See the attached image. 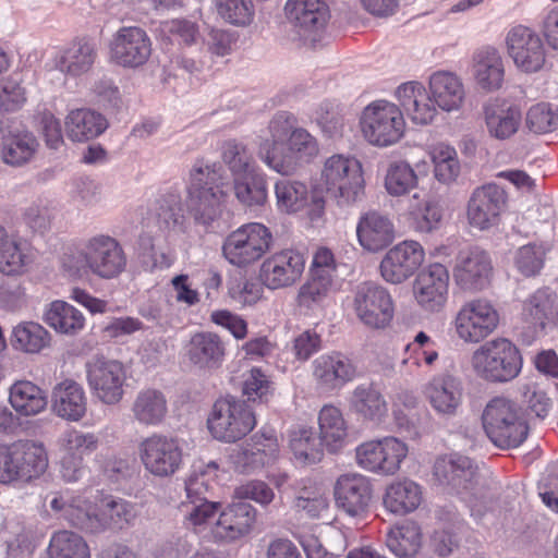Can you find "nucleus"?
Segmentation results:
<instances>
[{
    "mask_svg": "<svg viewBox=\"0 0 558 558\" xmlns=\"http://www.w3.org/2000/svg\"><path fill=\"white\" fill-rule=\"evenodd\" d=\"M319 153L316 138L289 112H279L270 120L267 134L260 137L257 156L270 170L294 174Z\"/></svg>",
    "mask_w": 558,
    "mask_h": 558,
    "instance_id": "nucleus-1",
    "label": "nucleus"
},
{
    "mask_svg": "<svg viewBox=\"0 0 558 558\" xmlns=\"http://www.w3.org/2000/svg\"><path fill=\"white\" fill-rule=\"evenodd\" d=\"M128 259L117 239L96 234L80 246L63 254L61 268L71 279H87L92 276L111 280L126 268Z\"/></svg>",
    "mask_w": 558,
    "mask_h": 558,
    "instance_id": "nucleus-2",
    "label": "nucleus"
},
{
    "mask_svg": "<svg viewBox=\"0 0 558 558\" xmlns=\"http://www.w3.org/2000/svg\"><path fill=\"white\" fill-rule=\"evenodd\" d=\"M228 199V182L220 168L198 159L192 166L185 187L184 206L194 222L209 227L222 217Z\"/></svg>",
    "mask_w": 558,
    "mask_h": 558,
    "instance_id": "nucleus-3",
    "label": "nucleus"
},
{
    "mask_svg": "<svg viewBox=\"0 0 558 558\" xmlns=\"http://www.w3.org/2000/svg\"><path fill=\"white\" fill-rule=\"evenodd\" d=\"M523 356L518 345L506 337H495L480 344L471 354L473 374L488 384H508L520 376Z\"/></svg>",
    "mask_w": 558,
    "mask_h": 558,
    "instance_id": "nucleus-4",
    "label": "nucleus"
},
{
    "mask_svg": "<svg viewBox=\"0 0 558 558\" xmlns=\"http://www.w3.org/2000/svg\"><path fill=\"white\" fill-rule=\"evenodd\" d=\"M481 420L486 436L500 449L517 448L527 438L529 424L524 410L508 397L497 396L488 400Z\"/></svg>",
    "mask_w": 558,
    "mask_h": 558,
    "instance_id": "nucleus-5",
    "label": "nucleus"
},
{
    "mask_svg": "<svg viewBox=\"0 0 558 558\" xmlns=\"http://www.w3.org/2000/svg\"><path fill=\"white\" fill-rule=\"evenodd\" d=\"M319 184L339 206H352L365 196L363 166L354 157L335 154L323 162Z\"/></svg>",
    "mask_w": 558,
    "mask_h": 558,
    "instance_id": "nucleus-6",
    "label": "nucleus"
},
{
    "mask_svg": "<svg viewBox=\"0 0 558 558\" xmlns=\"http://www.w3.org/2000/svg\"><path fill=\"white\" fill-rule=\"evenodd\" d=\"M48 469V454L43 444L20 440L0 444V484L29 483Z\"/></svg>",
    "mask_w": 558,
    "mask_h": 558,
    "instance_id": "nucleus-7",
    "label": "nucleus"
},
{
    "mask_svg": "<svg viewBox=\"0 0 558 558\" xmlns=\"http://www.w3.org/2000/svg\"><path fill=\"white\" fill-rule=\"evenodd\" d=\"M359 125L363 138L379 148L399 143L407 130L402 109L386 99L374 100L365 106L361 111Z\"/></svg>",
    "mask_w": 558,
    "mask_h": 558,
    "instance_id": "nucleus-8",
    "label": "nucleus"
},
{
    "mask_svg": "<svg viewBox=\"0 0 558 558\" xmlns=\"http://www.w3.org/2000/svg\"><path fill=\"white\" fill-rule=\"evenodd\" d=\"M500 325V313L485 298L464 302L454 314L451 327L454 336L465 344H482Z\"/></svg>",
    "mask_w": 558,
    "mask_h": 558,
    "instance_id": "nucleus-9",
    "label": "nucleus"
},
{
    "mask_svg": "<svg viewBox=\"0 0 558 558\" xmlns=\"http://www.w3.org/2000/svg\"><path fill=\"white\" fill-rule=\"evenodd\" d=\"M257 421L251 407L233 397L218 399L208 415L207 427L211 436L232 444L248 435Z\"/></svg>",
    "mask_w": 558,
    "mask_h": 558,
    "instance_id": "nucleus-10",
    "label": "nucleus"
},
{
    "mask_svg": "<svg viewBox=\"0 0 558 558\" xmlns=\"http://www.w3.org/2000/svg\"><path fill=\"white\" fill-rule=\"evenodd\" d=\"M355 462L364 471L391 476L397 474L409 454L408 444L395 436L361 442L354 450Z\"/></svg>",
    "mask_w": 558,
    "mask_h": 558,
    "instance_id": "nucleus-11",
    "label": "nucleus"
},
{
    "mask_svg": "<svg viewBox=\"0 0 558 558\" xmlns=\"http://www.w3.org/2000/svg\"><path fill=\"white\" fill-rule=\"evenodd\" d=\"M433 476L438 485L458 495L477 496L486 483L478 465L460 453L438 457L434 462Z\"/></svg>",
    "mask_w": 558,
    "mask_h": 558,
    "instance_id": "nucleus-12",
    "label": "nucleus"
},
{
    "mask_svg": "<svg viewBox=\"0 0 558 558\" xmlns=\"http://www.w3.org/2000/svg\"><path fill=\"white\" fill-rule=\"evenodd\" d=\"M272 233L263 223L248 222L233 230L225 240V258L238 267L259 260L271 247Z\"/></svg>",
    "mask_w": 558,
    "mask_h": 558,
    "instance_id": "nucleus-13",
    "label": "nucleus"
},
{
    "mask_svg": "<svg viewBox=\"0 0 558 558\" xmlns=\"http://www.w3.org/2000/svg\"><path fill=\"white\" fill-rule=\"evenodd\" d=\"M505 47L514 68L524 74L543 70L547 49L543 37L532 27L517 24L505 36Z\"/></svg>",
    "mask_w": 558,
    "mask_h": 558,
    "instance_id": "nucleus-14",
    "label": "nucleus"
},
{
    "mask_svg": "<svg viewBox=\"0 0 558 558\" xmlns=\"http://www.w3.org/2000/svg\"><path fill=\"white\" fill-rule=\"evenodd\" d=\"M85 368L87 384L98 401L114 405L123 399L128 369L122 362L94 356L87 361Z\"/></svg>",
    "mask_w": 558,
    "mask_h": 558,
    "instance_id": "nucleus-15",
    "label": "nucleus"
},
{
    "mask_svg": "<svg viewBox=\"0 0 558 558\" xmlns=\"http://www.w3.org/2000/svg\"><path fill=\"white\" fill-rule=\"evenodd\" d=\"M138 457L144 469L156 477L173 475L183 461L179 440L161 433H153L141 440Z\"/></svg>",
    "mask_w": 558,
    "mask_h": 558,
    "instance_id": "nucleus-16",
    "label": "nucleus"
},
{
    "mask_svg": "<svg viewBox=\"0 0 558 558\" xmlns=\"http://www.w3.org/2000/svg\"><path fill=\"white\" fill-rule=\"evenodd\" d=\"M425 258V248L418 241L403 240L385 253L379 263V275L389 284H403L423 269Z\"/></svg>",
    "mask_w": 558,
    "mask_h": 558,
    "instance_id": "nucleus-17",
    "label": "nucleus"
},
{
    "mask_svg": "<svg viewBox=\"0 0 558 558\" xmlns=\"http://www.w3.org/2000/svg\"><path fill=\"white\" fill-rule=\"evenodd\" d=\"M449 271L440 263L421 269L412 282V296L424 313L437 314L445 310L449 299Z\"/></svg>",
    "mask_w": 558,
    "mask_h": 558,
    "instance_id": "nucleus-18",
    "label": "nucleus"
},
{
    "mask_svg": "<svg viewBox=\"0 0 558 558\" xmlns=\"http://www.w3.org/2000/svg\"><path fill=\"white\" fill-rule=\"evenodd\" d=\"M276 205L279 211L296 214L303 211L311 222L325 215L326 201L317 189L310 190L300 181L279 180L275 183Z\"/></svg>",
    "mask_w": 558,
    "mask_h": 558,
    "instance_id": "nucleus-19",
    "label": "nucleus"
},
{
    "mask_svg": "<svg viewBox=\"0 0 558 558\" xmlns=\"http://www.w3.org/2000/svg\"><path fill=\"white\" fill-rule=\"evenodd\" d=\"M151 46V39L145 29L123 26L114 33L110 41V60L124 69H138L149 60Z\"/></svg>",
    "mask_w": 558,
    "mask_h": 558,
    "instance_id": "nucleus-20",
    "label": "nucleus"
},
{
    "mask_svg": "<svg viewBox=\"0 0 558 558\" xmlns=\"http://www.w3.org/2000/svg\"><path fill=\"white\" fill-rule=\"evenodd\" d=\"M353 305L359 319L377 329L389 325L395 313L390 292L374 282H364L357 287Z\"/></svg>",
    "mask_w": 558,
    "mask_h": 558,
    "instance_id": "nucleus-21",
    "label": "nucleus"
},
{
    "mask_svg": "<svg viewBox=\"0 0 558 558\" xmlns=\"http://www.w3.org/2000/svg\"><path fill=\"white\" fill-rule=\"evenodd\" d=\"M305 269L304 255L295 250L286 248L268 256L260 265L259 279L269 290L294 286Z\"/></svg>",
    "mask_w": 558,
    "mask_h": 558,
    "instance_id": "nucleus-22",
    "label": "nucleus"
},
{
    "mask_svg": "<svg viewBox=\"0 0 558 558\" xmlns=\"http://www.w3.org/2000/svg\"><path fill=\"white\" fill-rule=\"evenodd\" d=\"M100 496L84 490L76 494H60L50 501L51 509L72 526L96 534Z\"/></svg>",
    "mask_w": 558,
    "mask_h": 558,
    "instance_id": "nucleus-23",
    "label": "nucleus"
},
{
    "mask_svg": "<svg viewBox=\"0 0 558 558\" xmlns=\"http://www.w3.org/2000/svg\"><path fill=\"white\" fill-rule=\"evenodd\" d=\"M423 393L437 415L452 417L462 407L464 388L459 376L442 372L434 375L426 383Z\"/></svg>",
    "mask_w": 558,
    "mask_h": 558,
    "instance_id": "nucleus-24",
    "label": "nucleus"
},
{
    "mask_svg": "<svg viewBox=\"0 0 558 558\" xmlns=\"http://www.w3.org/2000/svg\"><path fill=\"white\" fill-rule=\"evenodd\" d=\"M506 207V194L496 184H486L472 193L468 206L466 218L472 228L488 230L500 221Z\"/></svg>",
    "mask_w": 558,
    "mask_h": 558,
    "instance_id": "nucleus-25",
    "label": "nucleus"
},
{
    "mask_svg": "<svg viewBox=\"0 0 558 558\" xmlns=\"http://www.w3.org/2000/svg\"><path fill=\"white\" fill-rule=\"evenodd\" d=\"M372 495V482L361 473L341 474L333 484L336 507L352 518L360 517L367 511Z\"/></svg>",
    "mask_w": 558,
    "mask_h": 558,
    "instance_id": "nucleus-26",
    "label": "nucleus"
},
{
    "mask_svg": "<svg viewBox=\"0 0 558 558\" xmlns=\"http://www.w3.org/2000/svg\"><path fill=\"white\" fill-rule=\"evenodd\" d=\"M255 509L247 502L234 501L223 509L210 529L215 542H232L246 535L255 523Z\"/></svg>",
    "mask_w": 558,
    "mask_h": 558,
    "instance_id": "nucleus-27",
    "label": "nucleus"
},
{
    "mask_svg": "<svg viewBox=\"0 0 558 558\" xmlns=\"http://www.w3.org/2000/svg\"><path fill=\"white\" fill-rule=\"evenodd\" d=\"M37 258L33 245L0 227V274L20 277L31 270Z\"/></svg>",
    "mask_w": 558,
    "mask_h": 558,
    "instance_id": "nucleus-28",
    "label": "nucleus"
},
{
    "mask_svg": "<svg viewBox=\"0 0 558 558\" xmlns=\"http://www.w3.org/2000/svg\"><path fill=\"white\" fill-rule=\"evenodd\" d=\"M312 375L320 390L333 391L352 381L356 376V368L349 357L333 352L322 354L313 361Z\"/></svg>",
    "mask_w": 558,
    "mask_h": 558,
    "instance_id": "nucleus-29",
    "label": "nucleus"
},
{
    "mask_svg": "<svg viewBox=\"0 0 558 558\" xmlns=\"http://www.w3.org/2000/svg\"><path fill=\"white\" fill-rule=\"evenodd\" d=\"M483 117L487 134L498 141L514 136L522 122L521 108L501 98L486 102L483 107Z\"/></svg>",
    "mask_w": 558,
    "mask_h": 558,
    "instance_id": "nucleus-30",
    "label": "nucleus"
},
{
    "mask_svg": "<svg viewBox=\"0 0 558 558\" xmlns=\"http://www.w3.org/2000/svg\"><path fill=\"white\" fill-rule=\"evenodd\" d=\"M453 277L456 283L464 291H483L489 286L493 277L490 256L483 250H471L457 264Z\"/></svg>",
    "mask_w": 558,
    "mask_h": 558,
    "instance_id": "nucleus-31",
    "label": "nucleus"
},
{
    "mask_svg": "<svg viewBox=\"0 0 558 558\" xmlns=\"http://www.w3.org/2000/svg\"><path fill=\"white\" fill-rule=\"evenodd\" d=\"M395 96L399 107L414 124H430L438 114L429 92L421 82L410 81L399 85Z\"/></svg>",
    "mask_w": 558,
    "mask_h": 558,
    "instance_id": "nucleus-32",
    "label": "nucleus"
},
{
    "mask_svg": "<svg viewBox=\"0 0 558 558\" xmlns=\"http://www.w3.org/2000/svg\"><path fill=\"white\" fill-rule=\"evenodd\" d=\"M437 111L456 112L463 108L466 99L462 78L450 71L438 70L428 77V88Z\"/></svg>",
    "mask_w": 558,
    "mask_h": 558,
    "instance_id": "nucleus-33",
    "label": "nucleus"
},
{
    "mask_svg": "<svg viewBox=\"0 0 558 558\" xmlns=\"http://www.w3.org/2000/svg\"><path fill=\"white\" fill-rule=\"evenodd\" d=\"M472 75L476 85L488 93L499 90L505 82V61L494 46H483L472 56Z\"/></svg>",
    "mask_w": 558,
    "mask_h": 558,
    "instance_id": "nucleus-34",
    "label": "nucleus"
},
{
    "mask_svg": "<svg viewBox=\"0 0 558 558\" xmlns=\"http://www.w3.org/2000/svg\"><path fill=\"white\" fill-rule=\"evenodd\" d=\"M185 350L190 363L205 371L219 368L227 353L225 341L211 331H198L192 335Z\"/></svg>",
    "mask_w": 558,
    "mask_h": 558,
    "instance_id": "nucleus-35",
    "label": "nucleus"
},
{
    "mask_svg": "<svg viewBox=\"0 0 558 558\" xmlns=\"http://www.w3.org/2000/svg\"><path fill=\"white\" fill-rule=\"evenodd\" d=\"M521 316L534 336L539 335L548 327L558 325L556 294L547 289L535 291L523 302Z\"/></svg>",
    "mask_w": 558,
    "mask_h": 558,
    "instance_id": "nucleus-36",
    "label": "nucleus"
},
{
    "mask_svg": "<svg viewBox=\"0 0 558 558\" xmlns=\"http://www.w3.org/2000/svg\"><path fill=\"white\" fill-rule=\"evenodd\" d=\"M51 409L62 420L81 421L87 412V397L83 386L70 378L56 384L51 392Z\"/></svg>",
    "mask_w": 558,
    "mask_h": 558,
    "instance_id": "nucleus-37",
    "label": "nucleus"
},
{
    "mask_svg": "<svg viewBox=\"0 0 558 558\" xmlns=\"http://www.w3.org/2000/svg\"><path fill=\"white\" fill-rule=\"evenodd\" d=\"M356 236L363 250L376 253L393 241L395 227L386 215L369 210L360 216L356 223Z\"/></svg>",
    "mask_w": 558,
    "mask_h": 558,
    "instance_id": "nucleus-38",
    "label": "nucleus"
},
{
    "mask_svg": "<svg viewBox=\"0 0 558 558\" xmlns=\"http://www.w3.org/2000/svg\"><path fill=\"white\" fill-rule=\"evenodd\" d=\"M96 58L95 45L86 39H77L56 54L54 68L65 76L80 77L92 70Z\"/></svg>",
    "mask_w": 558,
    "mask_h": 558,
    "instance_id": "nucleus-39",
    "label": "nucleus"
},
{
    "mask_svg": "<svg viewBox=\"0 0 558 558\" xmlns=\"http://www.w3.org/2000/svg\"><path fill=\"white\" fill-rule=\"evenodd\" d=\"M350 408L364 422L380 424L386 421L389 404L381 390L373 385L356 386L350 397Z\"/></svg>",
    "mask_w": 558,
    "mask_h": 558,
    "instance_id": "nucleus-40",
    "label": "nucleus"
},
{
    "mask_svg": "<svg viewBox=\"0 0 558 558\" xmlns=\"http://www.w3.org/2000/svg\"><path fill=\"white\" fill-rule=\"evenodd\" d=\"M107 128L106 117L89 108L72 109L64 119V132L72 142L84 143L94 140Z\"/></svg>",
    "mask_w": 558,
    "mask_h": 558,
    "instance_id": "nucleus-41",
    "label": "nucleus"
},
{
    "mask_svg": "<svg viewBox=\"0 0 558 558\" xmlns=\"http://www.w3.org/2000/svg\"><path fill=\"white\" fill-rule=\"evenodd\" d=\"M339 290L338 279L308 274L306 281L299 288L295 300L299 307L314 313L330 305Z\"/></svg>",
    "mask_w": 558,
    "mask_h": 558,
    "instance_id": "nucleus-42",
    "label": "nucleus"
},
{
    "mask_svg": "<svg viewBox=\"0 0 558 558\" xmlns=\"http://www.w3.org/2000/svg\"><path fill=\"white\" fill-rule=\"evenodd\" d=\"M422 500V487L409 478L391 482L387 485L383 496L385 509L398 515H405L415 511Z\"/></svg>",
    "mask_w": 558,
    "mask_h": 558,
    "instance_id": "nucleus-43",
    "label": "nucleus"
},
{
    "mask_svg": "<svg viewBox=\"0 0 558 558\" xmlns=\"http://www.w3.org/2000/svg\"><path fill=\"white\" fill-rule=\"evenodd\" d=\"M319 439L329 452L344 448L349 438V426L342 411L332 404H325L317 416Z\"/></svg>",
    "mask_w": 558,
    "mask_h": 558,
    "instance_id": "nucleus-44",
    "label": "nucleus"
},
{
    "mask_svg": "<svg viewBox=\"0 0 558 558\" xmlns=\"http://www.w3.org/2000/svg\"><path fill=\"white\" fill-rule=\"evenodd\" d=\"M9 403L19 416L31 417L46 410L48 398L37 384L21 379L10 386Z\"/></svg>",
    "mask_w": 558,
    "mask_h": 558,
    "instance_id": "nucleus-45",
    "label": "nucleus"
},
{
    "mask_svg": "<svg viewBox=\"0 0 558 558\" xmlns=\"http://www.w3.org/2000/svg\"><path fill=\"white\" fill-rule=\"evenodd\" d=\"M131 411L140 425L159 426L168 415V401L162 391L145 388L135 396Z\"/></svg>",
    "mask_w": 558,
    "mask_h": 558,
    "instance_id": "nucleus-46",
    "label": "nucleus"
},
{
    "mask_svg": "<svg viewBox=\"0 0 558 558\" xmlns=\"http://www.w3.org/2000/svg\"><path fill=\"white\" fill-rule=\"evenodd\" d=\"M286 11L289 19L306 33L324 28L329 19L324 0H288Z\"/></svg>",
    "mask_w": 558,
    "mask_h": 558,
    "instance_id": "nucleus-47",
    "label": "nucleus"
},
{
    "mask_svg": "<svg viewBox=\"0 0 558 558\" xmlns=\"http://www.w3.org/2000/svg\"><path fill=\"white\" fill-rule=\"evenodd\" d=\"M44 322L56 332L65 336H76L86 324L85 316L72 304L56 300L46 306Z\"/></svg>",
    "mask_w": 558,
    "mask_h": 558,
    "instance_id": "nucleus-48",
    "label": "nucleus"
},
{
    "mask_svg": "<svg viewBox=\"0 0 558 558\" xmlns=\"http://www.w3.org/2000/svg\"><path fill=\"white\" fill-rule=\"evenodd\" d=\"M98 509L96 534L107 530H122L136 517L133 504L112 496L100 497Z\"/></svg>",
    "mask_w": 558,
    "mask_h": 558,
    "instance_id": "nucleus-49",
    "label": "nucleus"
},
{
    "mask_svg": "<svg viewBox=\"0 0 558 558\" xmlns=\"http://www.w3.org/2000/svg\"><path fill=\"white\" fill-rule=\"evenodd\" d=\"M236 201L245 207L263 206L268 197L267 175L262 168L232 180Z\"/></svg>",
    "mask_w": 558,
    "mask_h": 558,
    "instance_id": "nucleus-50",
    "label": "nucleus"
},
{
    "mask_svg": "<svg viewBox=\"0 0 558 558\" xmlns=\"http://www.w3.org/2000/svg\"><path fill=\"white\" fill-rule=\"evenodd\" d=\"M11 344L25 354H39L50 347L51 335L39 323L21 322L12 329Z\"/></svg>",
    "mask_w": 558,
    "mask_h": 558,
    "instance_id": "nucleus-51",
    "label": "nucleus"
},
{
    "mask_svg": "<svg viewBox=\"0 0 558 558\" xmlns=\"http://www.w3.org/2000/svg\"><path fill=\"white\" fill-rule=\"evenodd\" d=\"M39 143L28 131L10 132L2 137L0 155L2 160L11 166H22L28 162L38 149Z\"/></svg>",
    "mask_w": 558,
    "mask_h": 558,
    "instance_id": "nucleus-52",
    "label": "nucleus"
},
{
    "mask_svg": "<svg viewBox=\"0 0 558 558\" xmlns=\"http://www.w3.org/2000/svg\"><path fill=\"white\" fill-rule=\"evenodd\" d=\"M289 449L301 464H314L323 458L322 440L311 426L299 425L289 432Z\"/></svg>",
    "mask_w": 558,
    "mask_h": 558,
    "instance_id": "nucleus-53",
    "label": "nucleus"
},
{
    "mask_svg": "<svg viewBox=\"0 0 558 558\" xmlns=\"http://www.w3.org/2000/svg\"><path fill=\"white\" fill-rule=\"evenodd\" d=\"M100 438L93 432H84L75 427L65 429L57 439L58 453L82 459L96 452Z\"/></svg>",
    "mask_w": 558,
    "mask_h": 558,
    "instance_id": "nucleus-54",
    "label": "nucleus"
},
{
    "mask_svg": "<svg viewBox=\"0 0 558 558\" xmlns=\"http://www.w3.org/2000/svg\"><path fill=\"white\" fill-rule=\"evenodd\" d=\"M221 160L231 180L260 168L248 146L235 140L222 144Z\"/></svg>",
    "mask_w": 558,
    "mask_h": 558,
    "instance_id": "nucleus-55",
    "label": "nucleus"
},
{
    "mask_svg": "<svg viewBox=\"0 0 558 558\" xmlns=\"http://www.w3.org/2000/svg\"><path fill=\"white\" fill-rule=\"evenodd\" d=\"M429 157L434 168L435 179L442 184L457 181L461 165L456 148L446 143H436L429 148Z\"/></svg>",
    "mask_w": 558,
    "mask_h": 558,
    "instance_id": "nucleus-56",
    "label": "nucleus"
},
{
    "mask_svg": "<svg viewBox=\"0 0 558 558\" xmlns=\"http://www.w3.org/2000/svg\"><path fill=\"white\" fill-rule=\"evenodd\" d=\"M421 530L414 522H405L390 529L386 537L387 547L400 558L416 555L421 548Z\"/></svg>",
    "mask_w": 558,
    "mask_h": 558,
    "instance_id": "nucleus-57",
    "label": "nucleus"
},
{
    "mask_svg": "<svg viewBox=\"0 0 558 558\" xmlns=\"http://www.w3.org/2000/svg\"><path fill=\"white\" fill-rule=\"evenodd\" d=\"M418 175L405 160L389 163L385 174V189L391 196H403L416 189Z\"/></svg>",
    "mask_w": 558,
    "mask_h": 558,
    "instance_id": "nucleus-58",
    "label": "nucleus"
},
{
    "mask_svg": "<svg viewBox=\"0 0 558 558\" xmlns=\"http://www.w3.org/2000/svg\"><path fill=\"white\" fill-rule=\"evenodd\" d=\"M48 556L49 558H90V553L81 535L63 530L52 534Z\"/></svg>",
    "mask_w": 558,
    "mask_h": 558,
    "instance_id": "nucleus-59",
    "label": "nucleus"
},
{
    "mask_svg": "<svg viewBox=\"0 0 558 558\" xmlns=\"http://www.w3.org/2000/svg\"><path fill=\"white\" fill-rule=\"evenodd\" d=\"M220 508V502L209 501L208 499L195 504H180L184 523L196 533L210 531Z\"/></svg>",
    "mask_w": 558,
    "mask_h": 558,
    "instance_id": "nucleus-60",
    "label": "nucleus"
},
{
    "mask_svg": "<svg viewBox=\"0 0 558 558\" xmlns=\"http://www.w3.org/2000/svg\"><path fill=\"white\" fill-rule=\"evenodd\" d=\"M218 15L235 27H248L255 20V5L252 0H216Z\"/></svg>",
    "mask_w": 558,
    "mask_h": 558,
    "instance_id": "nucleus-61",
    "label": "nucleus"
},
{
    "mask_svg": "<svg viewBox=\"0 0 558 558\" xmlns=\"http://www.w3.org/2000/svg\"><path fill=\"white\" fill-rule=\"evenodd\" d=\"M229 460L233 468L243 474L257 473L275 464L270 459L264 457L258 448L250 446L247 440L232 450Z\"/></svg>",
    "mask_w": 558,
    "mask_h": 558,
    "instance_id": "nucleus-62",
    "label": "nucleus"
},
{
    "mask_svg": "<svg viewBox=\"0 0 558 558\" xmlns=\"http://www.w3.org/2000/svg\"><path fill=\"white\" fill-rule=\"evenodd\" d=\"M548 251L549 246L546 243H529L523 245L514 254V265L523 276H535L543 268Z\"/></svg>",
    "mask_w": 558,
    "mask_h": 558,
    "instance_id": "nucleus-63",
    "label": "nucleus"
},
{
    "mask_svg": "<svg viewBox=\"0 0 558 558\" xmlns=\"http://www.w3.org/2000/svg\"><path fill=\"white\" fill-rule=\"evenodd\" d=\"M526 126L536 134H546L558 130V106L538 102L526 112Z\"/></svg>",
    "mask_w": 558,
    "mask_h": 558,
    "instance_id": "nucleus-64",
    "label": "nucleus"
}]
</instances>
